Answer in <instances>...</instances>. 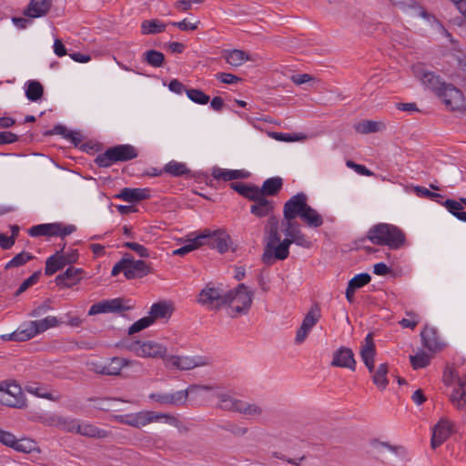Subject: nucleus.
<instances>
[{"mask_svg":"<svg viewBox=\"0 0 466 466\" xmlns=\"http://www.w3.org/2000/svg\"><path fill=\"white\" fill-rule=\"evenodd\" d=\"M367 238L375 245L388 246L393 249L399 248L405 241V235L399 228L385 223L373 226Z\"/></svg>","mask_w":466,"mask_h":466,"instance_id":"1","label":"nucleus"},{"mask_svg":"<svg viewBox=\"0 0 466 466\" xmlns=\"http://www.w3.org/2000/svg\"><path fill=\"white\" fill-rule=\"evenodd\" d=\"M137 149L129 144L117 145L98 155L95 163L100 167H108L116 162H126L137 157Z\"/></svg>","mask_w":466,"mask_h":466,"instance_id":"2","label":"nucleus"},{"mask_svg":"<svg viewBox=\"0 0 466 466\" xmlns=\"http://www.w3.org/2000/svg\"><path fill=\"white\" fill-rule=\"evenodd\" d=\"M228 299L227 305L231 307V317L238 318L248 312L253 301V292L241 283L236 289L228 291Z\"/></svg>","mask_w":466,"mask_h":466,"instance_id":"3","label":"nucleus"},{"mask_svg":"<svg viewBox=\"0 0 466 466\" xmlns=\"http://www.w3.org/2000/svg\"><path fill=\"white\" fill-rule=\"evenodd\" d=\"M59 323V320L56 317L49 316L43 319L30 321L27 328L15 330L9 335H3L2 338L5 340L25 341L34 338L36 334L58 326Z\"/></svg>","mask_w":466,"mask_h":466,"instance_id":"4","label":"nucleus"},{"mask_svg":"<svg viewBox=\"0 0 466 466\" xmlns=\"http://www.w3.org/2000/svg\"><path fill=\"white\" fill-rule=\"evenodd\" d=\"M122 347L142 358H167V348L154 341L126 339L122 342Z\"/></svg>","mask_w":466,"mask_h":466,"instance_id":"5","label":"nucleus"},{"mask_svg":"<svg viewBox=\"0 0 466 466\" xmlns=\"http://www.w3.org/2000/svg\"><path fill=\"white\" fill-rule=\"evenodd\" d=\"M279 229V218L276 216H270L264 227V251L261 261L265 265H271V255L281 238Z\"/></svg>","mask_w":466,"mask_h":466,"instance_id":"6","label":"nucleus"},{"mask_svg":"<svg viewBox=\"0 0 466 466\" xmlns=\"http://www.w3.org/2000/svg\"><path fill=\"white\" fill-rule=\"evenodd\" d=\"M161 418H165L167 420H175V418L171 415L165 413H157L155 411H139L137 413L133 414L114 416V419L116 421L138 429L155 420H158Z\"/></svg>","mask_w":466,"mask_h":466,"instance_id":"7","label":"nucleus"},{"mask_svg":"<svg viewBox=\"0 0 466 466\" xmlns=\"http://www.w3.org/2000/svg\"><path fill=\"white\" fill-rule=\"evenodd\" d=\"M198 239L201 246L208 245L210 248H217L219 253L227 252L232 243L230 236L223 229L213 231L205 229L198 236Z\"/></svg>","mask_w":466,"mask_h":466,"instance_id":"8","label":"nucleus"},{"mask_svg":"<svg viewBox=\"0 0 466 466\" xmlns=\"http://www.w3.org/2000/svg\"><path fill=\"white\" fill-rule=\"evenodd\" d=\"M438 96L451 111H462L466 108L463 93L452 84L442 86Z\"/></svg>","mask_w":466,"mask_h":466,"instance_id":"9","label":"nucleus"},{"mask_svg":"<svg viewBox=\"0 0 466 466\" xmlns=\"http://www.w3.org/2000/svg\"><path fill=\"white\" fill-rule=\"evenodd\" d=\"M227 299H228V292L223 293V290L218 288L207 286L200 291L198 301L210 309H219L227 305Z\"/></svg>","mask_w":466,"mask_h":466,"instance_id":"10","label":"nucleus"},{"mask_svg":"<svg viewBox=\"0 0 466 466\" xmlns=\"http://www.w3.org/2000/svg\"><path fill=\"white\" fill-rule=\"evenodd\" d=\"M308 206V197L300 192L291 197L283 206V220H295L301 218Z\"/></svg>","mask_w":466,"mask_h":466,"instance_id":"11","label":"nucleus"},{"mask_svg":"<svg viewBox=\"0 0 466 466\" xmlns=\"http://www.w3.org/2000/svg\"><path fill=\"white\" fill-rule=\"evenodd\" d=\"M0 443L12 448L18 452L30 453L35 450V443L31 439L18 440L10 431H5L0 428Z\"/></svg>","mask_w":466,"mask_h":466,"instance_id":"12","label":"nucleus"},{"mask_svg":"<svg viewBox=\"0 0 466 466\" xmlns=\"http://www.w3.org/2000/svg\"><path fill=\"white\" fill-rule=\"evenodd\" d=\"M281 227L283 233L286 237H290L295 240V244L305 248H309L312 246V242L309 238L302 232L301 225L295 220H282Z\"/></svg>","mask_w":466,"mask_h":466,"instance_id":"13","label":"nucleus"},{"mask_svg":"<svg viewBox=\"0 0 466 466\" xmlns=\"http://www.w3.org/2000/svg\"><path fill=\"white\" fill-rule=\"evenodd\" d=\"M412 72L414 76L420 79L424 86L431 89L437 96L438 91L442 89V86L446 83L441 80V77L435 75L433 72L425 69L421 64H417L412 66Z\"/></svg>","mask_w":466,"mask_h":466,"instance_id":"14","label":"nucleus"},{"mask_svg":"<svg viewBox=\"0 0 466 466\" xmlns=\"http://www.w3.org/2000/svg\"><path fill=\"white\" fill-rule=\"evenodd\" d=\"M197 360L194 358L187 356H177L171 355L164 359V362L167 368H175L179 370H189L196 367L206 366L209 364V361L205 358H198Z\"/></svg>","mask_w":466,"mask_h":466,"instance_id":"15","label":"nucleus"},{"mask_svg":"<svg viewBox=\"0 0 466 466\" xmlns=\"http://www.w3.org/2000/svg\"><path fill=\"white\" fill-rule=\"evenodd\" d=\"M320 318V309L318 305L312 307L302 321L301 326L297 330L295 342L296 344H301L308 337L309 332L314 327Z\"/></svg>","mask_w":466,"mask_h":466,"instance_id":"16","label":"nucleus"},{"mask_svg":"<svg viewBox=\"0 0 466 466\" xmlns=\"http://www.w3.org/2000/svg\"><path fill=\"white\" fill-rule=\"evenodd\" d=\"M453 424L447 419H441L434 426L431 446L432 449L440 447L451 435Z\"/></svg>","mask_w":466,"mask_h":466,"instance_id":"17","label":"nucleus"},{"mask_svg":"<svg viewBox=\"0 0 466 466\" xmlns=\"http://www.w3.org/2000/svg\"><path fill=\"white\" fill-rule=\"evenodd\" d=\"M127 259L126 278L127 279H141L151 272V268L144 260H135L133 256L126 253Z\"/></svg>","mask_w":466,"mask_h":466,"instance_id":"18","label":"nucleus"},{"mask_svg":"<svg viewBox=\"0 0 466 466\" xmlns=\"http://www.w3.org/2000/svg\"><path fill=\"white\" fill-rule=\"evenodd\" d=\"M330 364L333 367L347 368L355 370L356 360L353 351L349 348L340 347L333 353V359Z\"/></svg>","mask_w":466,"mask_h":466,"instance_id":"19","label":"nucleus"},{"mask_svg":"<svg viewBox=\"0 0 466 466\" xmlns=\"http://www.w3.org/2000/svg\"><path fill=\"white\" fill-rule=\"evenodd\" d=\"M131 362L124 358L114 357L105 365H96L94 370L101 375L116 376L120 374L123 367Z\"/></svg>","mask_w":466,"mask_h":466,"instance_id":"20","label":"nucleus"},{"mask_svg":"<svg viewBox=\"0 0 466 466\" xmlns=\"http://www.w3.org/2000/svg\"><path fill=\"white\" fill-rule=\"evenodd\" d=\"M254 202L250 207V212L258 217L264 218L273 216L272 213L275 208V203L272 200H268L267 198L261 196L259 192L258 198L252 200Z\"/></svg>","mask_w":466,"mask_h":466,"instance_id":"21","label":"nucleus"},{"mask_svg":"<svg viewBox=\"0 0 466 466\" xmlns=\"http://www.w3.org/2000/svg\"><path fill=\"white\" fill-rule=\"evenodd\" d=\"M83 269L69 267L66 270L56 277V284L58 287L71 288L80 281Z\"/></svg>","mask_w":466,"mask_h":466,"instance_id":"22","label":"nucleus"},{"mask_svg":"<svg viewBox=\"0 0 466 466\" xmlns=\"http://www.w3.org/2000/svg\"><path fill=\"white\" fill-rule=\"evenodd\" d=\"M150 197V191L148 188H130L124 187L119 194L116 196L117 198H121L124 201L134 203L141 200L148 199Z\"/></svg>","mask_w":466,"mask_h":466,"instance_id":"23","label":"nucleus"},{"mask_svg":"<svg viewBox=\"0 0 466 466\" xmlns=\"http://www.w3.org/2000/svg\"><path fill=\"white\" fill-rule=\"evenodd\" d=\"M51 5L52 0H31L24 15L31 18L40 17L48 13Z\"/></svg>","mask_w":466,"mask_h":466,"instance_id":"24","label":"nucleus"},{"mask_svg":"<svg viewBox=\"0 0 466 466\" xmlns=\"http://www.w3.org/2000/svg\"><path fill=\"white\" fill-rule=\"evenodd\" d=\"M65 248L66 244H63V248L57 250L54 255L47 258L45 268V274L46 276H51L66 266L64 258Z\"/></svg>","mask_w":466,"mask_h":466,"instance_id":"25","label":"nucleus"},{"mask_svg":"<svg viewBox=\"0 0 466 466\" xmlns=\"http://www.w3.org/2000/svg\"><path fill=\"white\" fill-rule=\"evenodd\" d=\"M199 389H202L205 390H212V387L208 386V385L202 386V385L193 384V385H190L187 390H179L175 393H169L168 405L179 406V405L184 404L187 400L188 393L192 392L196 390H199Z\"/></svg>","mask_w":466,"mask_h":466,"instance_id":"26","label":"nucleus"},{"mask_svg":"<svg viewBox=\"0 0 466 466\" xmlns=\"http://www.w3.org/2000/svg\"><path fill=\"white\" fill-rule=\"evenodd\" d=\"M174 311L172 305L167 301H158L154 303L149 311V317L153 322L158 319H169Z\"/></svg>","mask_w":466,"mask_h":466,"instance_id":"27","label":"nucleus"},{"mask_svg":"<svg viewBox=\"0 0 466 466\" xmlns=\"http://www.w3.org/2000/svg\"><path fill=\"white\" fill-rule=\"evenodd\" d=\"M420 336L423 346L430 351H436L441 349L437 330L434 328L425 327Z\"/></svg>","mask_w":466,"mask_h":466,"instance_id":"28","label":"nucleus"},{"mask_svg":"<svg viewBox=\"0 0 466 466\" xmlns=\"http://www.w3.org/2000/svg\"><path fill=\"white\" fill-rule=\"evenodd\" d=\"M392 5L399 6L400 9L407 11L409 9L414 10L415 15L421 16L426 19H430L431 17L437 21L435 16L429 14L423 7H421L416 1L414 0H404V1H398V0H390Z\"/></svg>","mask_w":466,"mask_h":466,"instance_id":"29","label":"nucleus"},{"mask_svg":"<svg viewBox=\"0 0 466 466\" xmlns=\"http://www.w3.org/2000/svg\"><path fill=\"white\" fill-rule=\"evenodd\" d=\"M212 176L216 179H222L224 181H231L235 179L247 178L249 174L244 170H228L220 167H214L212 169Z\"/></svg>","mask_w":466,"mask_h":466,"instance_id":"30","label":"nucleus"},{"mask_svg":"<svg viewBox=\"0 0 466 466\" xmlns=\"http://www.w3.org/2000/svg\"><path fill=\"white\" fill-rule=\"evenodd\" d=\"M291 244H295V240L290 237H286L283 240H279L271 255V265L276 260H284L289 257Z\"/></svg>","mask_w":466,"mask_h":466,"instance_id":"31","label":"nucleus"},{"mask_svg":"<svg viewBox=\"0 0 466 466\" xmlns=\"http://www.w3.org/2000/svg\"><path fill=\"white\" fill-rule=\"evenodd\" d=\"M58 229L59 223L40 224L30 228L28 233L32 237H56L58 234Z\"/></svg>","mask_w":466,"mask_h":466,"instance_id":"32","label":"nucleus"},{"mask_svg":"<svg viewBox=\"0 0 466 466\" xmlns=\"http://www.w3.org/2000/svg\"><path fill=\"white\" fill-rule=\"evenodd\" d=\"M283 180L279 177L268 178L264 181L261 188L258 187V192H261V196H276L282 188Z\"/></svg>","mask_w":466,"mask_h":466,"instance_id":"33","label":"nucleus"},{"mask_svg":"<svg viewBox=\"0 0 466 466\" xmlns=\"http://www.w3.org/2000/svg\"><path fill=\"white\" fill-rule=\"evenodd\" d=\"M230 187L248 200L256 199L259 194L258 187L242 182H232Z\"/></svg>","mask_w":466,"mask_h":466,"instance_id":"34","label":"nucleus"},{"mask_svg":"<svg viewBox=\"0 0 466 466\" xmlns=\"http://www.w3.org/2000/svg\"><path fill=\"white\" fill-rule=\"evenodd\" d=\"M223 57L228 64L235 67L241 66L247 60H250L249 56L239 49L226 50L223 52Z\"/></svg>","mask_w":466,"mask_h":466,"instance_id":"35","label":"nucleus"},{"mask_svg":"<svg viewBox=\"0 0 466 466\" xmlns=\"http://www.w3.org/2000/svg\"><path fill=\"white\" fill-rule=\"evenodd\" d=\"M300 218L310 228H319L323 224L322 217L309 205L307 206Z\"/></svg>","mask_w":466,"mask_h":466,"instance_id":"36","label":"nucleus"},{"mask_svg":"<svg viewBox=\"0 0 466 466\" xmlns=\"http://www.w3.org/2000/svg\"><path fill=\"white\" fill-rule=\"evenodd\" d=\"M355 130L360 134H370L376 133L382 130L385 126L381 122H376L372 120H362L357 123L355 126Z\"/></svg>","mask_w":466,"mask_h":466,"instance_id":"37","label":"nucleus"},{"mask_svg":"<svg viewBox=\"0 0 466 466\" xmlns=\"http://www.w3.org/2000/svg\"><path fill=\"white\" fill-rule=\"evenodd\" d=\"M25 96L30 101H38L44 96V86L36 80H30L26 85Z\"/></svg>","mask_w":466,"mask_h":466,"instance_id":"38","label":"nucleus"},{"mask_svg":"<svg viewBox=\"0 0 466 466\" xmlns=\"http://www.w3.org/2000/svg\"><path fill=\"white\" fill-rule=\"evenodd\" d=\"M441 204L448 209L450 213H451L459 220L466 222V212L462 211L463 203L461 201V198H459V201L453 199H447Z\"/></svg>","mask_w":466,"mask_h":466,"instance_id":"39","label":"nucleus"},{"mask_svg":"<svg viewBox=\"0 0 466 466\" xmlns=\"http://www.w3.org/2000/svg\"><path fill=\"white\" fill-rule=\"evenodd\" d=\"M167 25L158 19L145 20L141 24V33L143 35H156L165 31Z\"/></svg>","mask_w":466,"mask_h":466,"instance_id":"40","label":"nucleus"},{"mask_svg":"<svg viewBox=\"0 0 466 466\" xmlns=\"http://www.w3.org/2000/svg\"><path fill=\"white\" fill-rule=\"evenodd\" d=\"M77 433L86 437L97 439H103L107 436L106 431L86 423L81 424L80 427H77Z\"/></svg>","mask_w":466,"mask_h":466,"instance_id":"41","label":"nucleus"},{"mask_svg":"<svg viewBox=\"0 0 466 466\" xmlns=\"http://www.w3.org/2000/svg\"><path fill=\"white\" fill-rule=\"evenodd\" d=\"M388 374V364L382 363L378 369L374 371L372 380L373 383L380 390L386 389L389 384V380L387 379Z\"/></svg>","mask_w":466,"mask_h":466,"instance_id":"42","label":"nucleus"},{"mask_svg":"<svg viewBox=\"0 0 466 466\" xmlns=\"http://www.w3.org/2000/svg\"><path fill=\"white\" fill-rule=\"evenodd\" d=\"M218 398L220 400V404L218 405L219 409L223 410L238 412V409L239 405H241L240 400L234 399L228 394L225 393L218 394Z\"/></svg>","mask_w":466,"mask_h":466,"instance_id":"43","label":"nucleus"},{"mask_svg":"<svg viewBox=\"0 0 466 466\" xmlns=\"http://www.w3.org/2000/svg\"><path fill=\"white\" fill-rule=\"evenodd\" d=\"M164 171L174 177L187 175L190 172V170L184 163L177 161H170L168 164H167L164 167Z\"/></svg>","mask_w":466,"mask_h":466,"instance_id":"44","label":"nucleus"},{"mask_svg":"<svg viewBox=\"0 0 466 466\" xmlns=\"http://www.w3.org/2000/svg\"><path fill=\"white\" fill-rule=\"evenodd\" d=\"M0 404L11 408L23 409L26 406V401L25 399H19L15 396L4 392L0 396Z\"/></svg>","mask_w":466,"mask_h":466,"instance_id":"45","label":"nucleus"},{"mask_svg":"<svg viewBox=\"0 0 466 466\" xmlns=\"http://www.w3.org/2000/svg\"><path fill=\"white\" fill-rule=\"evenodd\" d=\"M144 60L154 67H160L163 66L165 61V56L163 53L157 50H148L144 54Z\"/></svg>","mask_w":466,"mask_h":466,"instance_id":"46","label":"nucleus"},{"mask_svg":"<svg viewBox=\"0 0 466 466\" xmlns=\"http://www.w3.org/2000/svg\"><path fill=\"white\" fill-rule=\"evenodd\" d=\"M35 257L28 252L22 251L15 255L5 267V269L17 268L25 265L26 262L32 260Z\"/></svg>","mask_w":466,"mask_h":466,"instance_id":"47","label":"nucleus"},{"mask_svg":"<svg viewBox=\"0 0 466 466\" xmlns=\"http://www.w3.org/2000/svg\"><path fill=\"white\" fill-rule=\"evenodd\" d=\"M186 93L188 98L197 104L206 105L209 101V96L206 95L200 89H186Z\"/></svg>","mask_w":466,"mask_h":466,"instance_id":"48","label":"nucleus"},{"mask_svg":"<svg viewBox=\"0 0 466 466\" xmlns=\"http://www.w3.org/2000/svg\"><path fill=\"white\" fill-rule=\"evenodd\" d=\"M410 360L414 370L425 368L430 364V357L425 352L410 355Z\"/></svg>","mask_w":466,"mask_h":466,"instance_id":"49","label":"nucleus"},{"mask_svg":"<svg viewBox=\"0 0 466 466\" xmlns=\"http://www.w3.org/2000/svg\"><path fill=\"white\" fill-rule=\"evenodd\" d=\"M371 277L368 273H360L353 277L348 283V286L357 290L370 283Z\"/></svg>","mask_w":466,"mask_h":466,"instance_id":"50","label":"nucleus"},{"mask_svg":"<svg viewBox=\"0 0 466 466\" xmlns=\"http://www.w3.org/2000/svg\"><path fill=\"white\" fill-rule=\"evenodd\" d=\"M154 322L152 320V318H150L149 316L144 317V318L138 319L137 321H136L135 323H133L129 327L128 334L129 335H133V334H135L137 332H139V331L147 329V327H149Z\"/></svg>","mask_w":466,"mask_h":466,"instance_id":"51","label":"nucleus"},{"mask_svg":"<svg viewBox=\"0 0 466 466\" xmlns=\"http://www.w3.org/2000/svg\"><path fill=\"white\" fill-rule=\"evenodd\" d=\"M41 275V271H35L33 273L28 279H26L18 288V289L15 291V295L19 296L23 292H25L28 288L37 283L39 278Z\"/></svg>","mask_w":466,"mask_h":466,"instance_id":"52","label":"nucleus"},{"mask_svg":"<svg viewBox=\"0 0 466 466\" xmlns=\"http://www.w3.org/2000/svg\"><path fill=\"white\" fill-rule=\"evenodd\" d=\"M110 312L120 313L126 310H129L132 307L124 305V299L116 298L113 299H107Z\"/></svg>","mask_w":466,"mask_h":466,"instance_id":"53","label":"nucleus"},{"mask_svg":"<svg viewBox=\"0 0 466 466\" xmlns=\"http://www.w3.org/2000/svg\"><path fill=\"white\" fill-rule=\"evenodd\" d=\"M238 412L245 415H260L262 410L256 404H248L241 400V405H239Z\"/></svg>","mask_w":466,"mask_h":466,"instance_id":"54","label":"nucleus"},{"mask_svg":"<svg viewBox=\"0 0 466 466\" xmlns=\"http://www.w3.org/2000/svg\"><path fill=\"white\" fill-rule=\"evenodd\" d=\"M198 236L190 241L189 244L187 245H185L176 250L173 251V254L174 255H177V256H184L186 254H187L188 252L194 250V249H197L198 248L201 247V243H199L198 241Z\"/></svg>","mask_w":466,"mask_h":466,"instance_id":"55","label":"nucleus"},{"mask_svg":"<svg viewBox=\"0 0 466 466\" xmlns=\"http://www.w3.org/2000/svg\"><path fill=\"white\" fill-rule=\"evenodd\" d=\"M106 312H110V308H109L107 299L93 304L88 310V315L93 316V315H96L99 313H106Z\"/></svg>","mask_w":466,"mask_h":466,"instance_id":"56","label":"nucleus"},{"mask_svg":"<svg viewBox=\"0 0 466 466\" xmlns=\"http://www.w3.org/2000/svg\"><path fill=\"white\" fill-rule=\"evenodd\" d=\"M123 247L135 251L141 258H148L149 252L147 248L137 242H125Z\"/></svg>","mask_w":466,"mask_h":466,"instance_id":"57","label":"nucleus"},{"mask_svg":"<svg viewBox=\"0 0 466 466\" xmlns=\"http://www.w3.org/2000/svg\"><path fill=\"white\" fill-rule=\"evenodd\" d=\"M360 354L376 355L373 334L369 333L365 338V344L360 349Z\"/></svg>","mask_w":466,"mask_h":466,"instance_id":"58","label":"nucleus"},{"mask_svg":"<svg viewBox=\"0 0 466 466\" xmlns=\"http://www.w3.org/2000/svg\"><path fill=\"white\" fill-rule=\"evenodd\" d=\"M346 165H347V167L353 168L357 173H359L360 175L368 176V177L374 175V173L372 171H370V169H368L365 166L356 164L355 162H353L351 160H348Z\"/></svg>","mask_w":466,"mask_h":466,"instance_id":"59","label":"nucleus"},{"mask_svg":"<svg viewBox=\"0 0 466 466\" xmlns=\"http://www.w3.org/2000/svg\"><path fill=\"white\" fill-rule=\"evenodd\" d=\"M127 259H126V254L124 257L113 267L111 275L113 277L117 276L120 272H123L126 276V272L127 270Z\"/></svg>","mask_w":466,"mask_h":466,"instance_id":"60","label":"nucleus"},{"mask_svg":"<svg viewBox=\"0 0 466 466\" xmlns=\"http://www.w3.org/2000/svg\"><path fill=\"white\" fill-rule=\"evenodd\" d=\"M217 78L224 84H235L241 81V78L230 73H218Z\"/></svg>","mask_w":466,"mask_h":466,"instance_id":"61","label":"nucleus"},{"mask_svg":"<svg viewBox=\"0 0 466 466\" xmlns=\"http://www.w3.org/2000/svg\"><path fill=\"white\" fill-rule=\"evenodd\" d=\"M18 140V136L9 131L0 132V145L12 144Z\"/></svg>","mask_w":466,"mask_h":466,"instance_id":"62","label":"nucleus"},{"mask_svg":"<svg viewBox=\"0 0 466 466\" xmlns=\"http://www.w3.org/2000/svg\"><path fill=\"white\" fill-rule=\"evenodd\" d=\"M461 390L460 386L457 389H454L452 393L451 394L450 400L451 401L456 405L459 409L462 408L465 403H463L462 399H461Z\"/></svg>","mask_w":466,"mask_h":466,"instance_id":"63","label":"nucleus"},{"mask_svg":"<svg viewBox=\"0 0 466 466\" xmlns=\"http://www.w3.org/2000/svg\"><path fill=\"white\" fill-rule=\"evenodd\" d=\"M458 376L457 371L453 368H449L445 370L443 375V381L445 384L450 385L453 382L454 380L458 381Z\"/></svg>","mask_w":466,"mask_h":466,"instance_id":"64","label":"nucleus"}]
</instances>
